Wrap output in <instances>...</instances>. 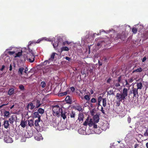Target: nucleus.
<instances>
[{"label":"nucleus","instance_id":"f257e3e1","mask_svg":"<svg viewBox=\"0 0 148 148\" xmlns=\"http://www.w3.org/2000/svg\"><path fill=\"white\" fill-rule=\"evenodd\" d=\"M64 102L61 103V108L60 109L58 105H56L53 106L52 110L53 115L54 116L60 115V113L61 116L63 119H65V108L64 107Z\"/></svg>","mask_w":148,"mask_h":148},{"label":"nucleus","instance_id":"f03ea898","mask_svg":"<svg viewBox=\"0 0 148 148\" xmlns=\"http://www.w3.org/2000/svg\"><path fill=\"white\" fill-rule=\"evenodd\" d=\"M55 55H58L56 53L53 52L52 53L50 56V57L48 60H45L42 64V65L45 66L47 65V63L48 64L53 62L56 59V57H55Z\"/></svg>","mask_w":148,"mask_h":148},{"label":"nucleus","instance_id":"7ed1b4c3","mask_svg":"<svg viewBox=\"0 0 148 148\" xmlns=\"http://www.w3.org/2000/svg\"><path fill=\"white\" fill-rule=\"evenodd\" d=\"M132 94H133V98H138V90L136 88L133 87L132 90H130L129 95V96L131 95Z\"/></svg>","mask_w":148,"mask_h":148},{"label":"nucleus","instance_id":"20e7f679","mask_svg":"<svg viewBox=\"0 0 148 148\" xmlns=\"http://www.w3.org/2000/svg\"><path fill=\"white\" fill-rule=\"evenodd\" d=\"M60 44H61L62 45H65V42L62 41V40L61 38L60 39L59 41H58V40L56 41H54V43L53 44V45L54 48L55 49H56L58 46H60Z\"/></svg>","mask_w":148,"mask_h":148},{"label":"nucleus","instance_id":"39448f33","mask_svg":"<svg viewBox=\"0 0 148 148\" xmlns=\"http://www.w3.org/2000/svg\"><path fill=\"white\" fill-rule=\"evenodd\" d=\"M125 97L121 93H117L116 95V98L119 101L124 102Z\"/></svg>","mask_w":148,"mask_h":148},{"label":"nucleus","instance_id":"423d86ee","mask_svg":"<svg viewBox=\"0 0 148 148\" xmlns=\"http://www.w3.org/2000/svg\"><path fill=\"white\" fill-rule=\"evenodd\" d=\"M121 79V76L119 77L118 79L115 80L114 81V85L116 88L120 86V83Z\"/></svg>","mask_w":148,"mask_h":148},{"label":"nucleus","instance_id":"0eeeda50","mask_svg":"<svg viewBox=\"0 0 148 148\" xmlns=\"http://www.w3.org/2000/svg\"><path fill=\"white\" fill-rule=\"evenodd\" d=\"M40 117H39V119H38L35 121V122L34 123L35 125V126L37 130L38 129L39 127H41L42 126H40L39 123L40 122Z\"/></svg>","mask_w":148,"mask_h":148},{"label":"nucleus","instance_id":"6e6552de","mask_svg":"<svg viewBox=\"0 0 148 148\" xmlns=\"http://www.w3.org/2000/svg\"><path fill=\"white\" fill-rule=\"evenodd\" d=\"M4 140L7 143H12L13 141L12 138L10 137L9 136L4 137Z\"/></svg>","mask_w":148,"mask_h":148},{"label":"nucleus","instance_id":"1a4fd4ad","mask_svg":"<svg viewBox=\"0 0 148 148\" xmlns=\"http://www.w3.org/2000/svg\"><path fill=\"white\" fill-rule=\"evenodd\" d=\"M65 101L67 103L71 104L72 103L71 97L69 95L65 97Z\"/></svg>","mask_w":148,"mask_h":148},{"label":"nucleus","instance_id":"9d476101","mask_svg":"<svg viewBox=\"0 0 148 148\" xmlns=\"http://www.w3.org/2000/svg\"><path fill=\"white\" fill-rule=\"evenodd\" d=\"M126 88H124L122 92L121 93L125 97L127 96L128 95V91L129 90Z\"/></svg>","mask_w":148,"mask_h":148},{"label":"nucleus","instance_id":"9b49d317","mask_svg":"<svg viewBox=\"0 0 148 148\" xmlns=\"http://www.w3.org/2000/svg\"><path fill=\"white\" fill-rule=\"evenodd\" d=\"M99 116L98 115L96 114L93 117V120L94 123H98L99 121Z\"/></svg>","mask_w":148,"mask_h":148},{"label":"nucleus","instance_id":"f8f14e48","mask_svg":"<svg viewBox=\"0 0 148 148\" xmlns=\"http://www.w3.org/2000/svg\"><path fill=\"white\" fill-rule=\"evenodd\" d=\"M94 130L95 133L98 134H100L102 132L101 128L99 127H98V128L97 129H94Z\"/></svg>","mask_w":148,"mask_h":148},{"label":"nucleus","instance_id":"ddd939ff","mask_svg":"<svg viewBox=\"0 0 148 148\" xmlns=\"http://www.w3.org/2000/svg\"><path fill=\"white\" fill-rule=\"evenodd\" d=\"M15 116L14 115H12L9 118V121L10 123L13 124V123L15 121Z\"/></svg>","mask_w":148,"mask_h":148},{"label":"nucleus","instance_id":"4468645a","mask_svg":"<svg viewBox=\"0 0 148 148\" xmlns=\"http://www.w3.org/2000/svg\"><path fill=\"white\" fill-rule=\"evenodd\" d=\"M125 37V36L122 34L118 33L116 35V39H121V40Z\"/></svg>","mask_w":148,"mask_h":148},{"label":"nucleus","instance_id":"2eb2a0df","mask_svg":"<svg viewBox=\"0 0 148 148\" xmlns=\"http://www.w3.org/2000/svg\"><path fill=\"white\" fill-rule=\"evenodd\" d=\"M3 125L5 128H8L9 125V121L8 120L4 121L3 122Z\"/></svg>","mask_w":148,"mask_h":148},{"label":"nucleus","instance_id":"dca6fc26","mask_svg":"<svg viewBox=\"0 0 148 148\" xmlns=\"http://www.w3.org/2000/svg\"><path fill=\"white\" fill-rule=\"evenodd\" d=\"M24 70V68L23 67H20L18 69V73L19 75H23V72Z\"/></svg>","mask_w":148,"mask_h":148},{"label":"nucleus","instance_id":"f3484780","mask_svg":"<svg viewBox=\"0 0 148 148\" xmlns=\"http://www.w3.org/2000/svg\"><path fill=\"white\" fill-rule=\"evenodd\" d=\"M32 44V42H29V45H28L27 47V48L29 52H30L32 54V56H34V53H33L32 50V49H31L29 47V46L30 45Z\"/></svg>","mask_w":148,"mask_h":148},{"label":"nucleus","instance_id":"a211bd4d","mask_svg":"<svg viewBox=\"0 0 148 148\" xmlns=\"http://www.w3.org/2000/svg\"><path fill=\"white\" fill-rule=\"evenodd\" d=\"M137 88L136 89H137L138 90V89H141L143 87L142 83L141 82L137 83Z\"/></svg>","mask_w":148,"mask_h":148},{"label":"nucleus","instance_id":"6ab92c4d","mask_svg":"<svg viewBox=\"0 0 148 148\" xmlns=\"http://www.w3.org/2000/svg\"><path fill=\"white\" fill-rule=\"evenodd\" d=\"M33 116L34 118H38V119H39V117H40V119L41 116L39 115L38 112H36L34 113Z\"/></svg>","mask_w":148,"mask_h":148},{"label":"nucleus","instance_id":"aec40b11","mask_svg":"<svg viewBox=\"0 0 148 148\" xmlns=\"http://www.w3.org/2000/svg\"><path fill=\"white\" fill-rule=\"evenodd\" d=\"M14 92V90L13 88L10 89L8 91V94L10 95H12L13 94Z\"/></svg>","mask_w":148,"mask_h":148},{"label":"nucleus","instance_id":"412c9836","mask_svg":"<svg viewBox=\"0 0 148 148\" xmlns=\"http://www.w3.org/2000/svg\"><path fill=\"white\" fill-rule=\"evenodd\" d=\"M29 106H30V108L32 110L35 107V106L33 104L32 102H30L27 105V108L28 109Z\"/></svg>","mask_w":148,"mask_h":148},{"label":"nucleus","instance_id":"4be33fe9","mask_svg":"<svg viewBox=\"0 0 148 148\" xmlns=\"http://www.w3.org/2000/svg\"><path fill=\"white\" fill-rule=\"evenodd\" d=\"M84 118V116L83 114H79L78 120H79V121H83V120Z\"/></svg>","mask_w":148,"mask_h":148},{"label":"nucleus","instance_id":"5701e85b","mask_svg":"<svg viewBox=\"0 0 148 148\" xmlns=\"http://www.w3.org/2000/svg\"><path fill=\"white\" fill-rule=\"evenodd\" d=\"M125 81L126 83V84L125 85H123V86L125 87L126 86V87L128 88L129 89V88L131 86L130 85L129 83L128 82V80H127V79H126L125 80Z\"/></svg>","mask_w":148,"mask_h":148},{"label":"nucleus","instance_id":"b1692460","mask_svg":"<svg viewBox=\"0 0 148 148\" xmlns=\"http://www.w3.org/2000/svg\"><path fill=\"white\" fill-rule=\"evenodd\" d=\"M27 124V122L26 121H24L23 120L21 121L20 123V125L21 126L24 128L26 126V124Z\"/></svg>","mask_w":148,"mask_h":148},{"label":"nucleus","instance_id":"393cba45","mask_svg":"<svg viewBox=\"0 0 148 148\" xmlns=\"http://www.w3.org/2000/svg\"><path fill=\"white\" fill-rule=\"evenodd\" d=\"M101 127L102 130L105 131L108 127L107 125L106 124H103Z\"/></svg>","mask_w":148,"mask_h":148},{"label":"nucleus","instance_id":"a878e982","mask_svg":"<svg viewBox=\"0 0 148 148\" xmlns=\"http://www.w3.org/2000/svg\"><path fill=\"white\" fill-rule=\"evenodd\" d=\"M76 110H77L78 111H80L82 110V107L79 106H75L74 108Z\"/></svg>","mask_w":148,"mask_h":148},{"label":"nucleus","instance_id":"bb28decb","mask_svg":"<svg viewBox=\"0 0 148 148\" xmlns=\"http://www.w3.org/2000/svg\"><path fill=\"white\" fill-rule=\"evenodd\" d=\"M29 125L31 127L34 125V122L32 119H30L28 121Z\"/></svg>","mask_w":148,"mask_h":148},{"label":"nucleus","instance_id":"cd10ccee","mask_svg":"<svg viewBox=\"0 0 148 148\" xmlns=\"http://www.w3.org/2000/svg\"><path fill=\"white\" fill-rule=\"evenodd\" d=\"M35 139L38 141L40 140L41 139H42L43 138L42 136L40 135H38L37 136L35 137Z\"/></svg>","mask_w":148,"mask_h":148},{"label":"nucleus","instance_id":"c85d7f7f","mask_svg":"<svg viewBox=\"0 0 148 148\" xmlns=\"http://www.w3.org/2000/svg\"><path fill=\"white\" fill-rule=\"evenodd\" d=\"M89 120V117H88L86 119V121L84 123L83 125L84 126H87L88 125V122Z\"/></svg>","mask_w":148,"mask_h":148},{"label":"nucleus","instance_id":"c756f323","mask_svg":"<svg viewBox=\"0 0 148 148\" xmlns=\"http://www.w3.org/2000/svg\"><path fill=\"white\" fill-rule=\"evenodd\" d=\"M69 89H70L72 91V92H73L75 90V88L73 87H71L70 88L68 89H68H67V91H65V95H66L68 93H69L68 91L69 90Z\"/></svg>","mask_w":148,"mask_h":148},{"label":"nucleus","instance_id":"7c9ffc66","mask_svg":"<svg viewBox=\"0 0 148 148\" xmlns=\"http://www.w3.org/2000/svg\"><path fill=\"white\" fill-rule=\"evenodd\" d=\"M94 123V122L93 123V122L92 119H90L89 121V122L88 123L89 126L90 127L92 126Z\"/></svg>","mask_w":148,"mask_h":148},{"label":"nucleus","instance_id":"2f4dec72","mask_svg":"<svg viewBox=\"0 0 148 148\" xmlns=\"http://www.w3.org/2000/svg\"><path fill=\"white\" fill-rule=\"evenodd\" d=\"M103 106L105 107L106 106V98L102 99Z\"/></svg>","mask_w":148,"mask_h":148},{"label":"nucleus","instance_id":"473e14b6","mask_svg":"<svg viewBox=\"0 0 148 148\" xmlns=\"http://www.w3.org/2000/svg\"><path fill=\"white\" fill-rule=\"evenodd\" d=\"M22 51H21L17 53H16V56H14V57L16 58L21 56L22 55Z\"/></svg>","mask_w":148,"mask_h":148},{"label":"nucleus","instance_id":"72a5a7b5","mask_svg":"<svg viewBox=\"0 0 148 148\" xmlns=\"http://www.w3.org/2000/svg\"><path fill=\"white\" fill-rule=\"evenodd\" d=\"M10 115V113L8 111H5L4 112V116H6V117H8Z\"/></svg>","mask_w":148,"mask_h":148},{"label":"nucleus","instance_id":"f704fd0d","mask_svg":"<svg viewBox=\"0 0 148 148\" xmlns=\"http://www.w3.org/2000/svg\"><path fill=\"white\" fill-rule=\"evenodd\" d=\"M38 113L42 114L44 113V110L43 109H42L41 108H39L38 110Z\"/></svg>","mask_w":148,"mask_h":148},{"label":"nucleus","instance_id":"c9c22d12","mask_svg":"<svg viewBox=\"0 0 148 148\" xmlns=\"http://www.w3.org/2000/svg\"><path fill=\"white\" fill-rule=\"evenodd\" d=\"M3 134H4V137H6V136H9L10 135V132L8 131H4L3 132Z\"/></svg>","mask_w":148,"mask_h":148},{"label":"nucleus","instance_id":"e433bc0d","mask_svg":"<svg viewBox=\"0 0 148 148\" xmlns=\"http://www.w3.org/2000/svg\"><path fill=\"white\" fill-rule=\"evenodd\" d=\"M41 104L40 103V101L38 100L36 101V108H38L40 106Z\"/></svg>","mask_w":148,"mask_h":148},{"label":"nucleus","instance_id":"4c0bfd02","mask_svg":"<svg viewBox=\"0 0 148 148\" xmlns=\"http://www.w3.org/2000/svg\"><path fill=\"white\" fill-rule=\"evenodd\" d=\"M142 71V69L140 68L139 67V68L137 69H136L134 70L133 72H141Z\"/></svg>","mask_w":148,"mask_h":148},{"label":"nucleus","instance_id":"58836bf2","mask_svg":"<svg viewBox=\"0 0 148 148\" xmlns=\"http://www.w3.org/2000/svg\"><path fill=\"white\" fill-rule=\"evenodd\" d=\"M28 61L29 62L31 63H32L34 62V56H32V59L30 58L28 59Z\"/></svg>","mask_w":148,"mask_h":148},{"label":"nucleus","instance_id":"ea45409f","mask_svg":"<svg viewBox=\"0 0 148 148\" xmlns=\"http://www.w3.org/2000/svg\"><path fill=\"white\" fill-rule=\"evenodd\" d=\"M107 94L109 95H114V93L112 90H110L107 92Z\"/></svg>","mask_w":148,"mask_h":148},{"label":"nucleus","instance_id":"a19ab883","mask_svg":"<svg viewBox=\"0 0 148 148\" xmlns=\"http://www.w3.org/2000/svg\"><path fill=\"white\" fill-rule=\"evenodd\" d=\"M84 98L87 101H88L90 100V95H85L84 96Z\"/></svg>","mask_w":148,"mask_h":148},{"label":"nucleus","instance_id":"79ce46f5","mask_svg":"<svg viewBox=\"0 0 148 148\" xmlns=\"http://www.w3.org/2000/svg\"><path fill=\"white\" fill-rule=\"evenodd\" d=\"M40 86L42 88L45 87L46 85L45 82H42L40 84Z\"/></svg>","mask_w":148,"mask_h":148},{"label":"nucleus","instance_id":"37998d69","mask_svg":"<svg viewBox=\"0 0 148 148\" xmlns=\"http://www.w3.org/2000/svg\"><path fill=\"white\" fill-rule=\"evenodd\" d=\"M19 89L21 90H23L25 89L24 86L23 85H20L19 86Z\"/></svg>","mask_w":148,"mask_h":148},{"label":"nucleus","instance_id":"c03bdc74","mask_svg":"<svg viewBox=\"0 0 148 148\" xmlns=\"http://www.w3.org/2000/svg\"><path fill=\"white\" fill-rule=\"evenodd\" d=\"M132 32L134 34H136L137 32V29L135 27H134L132 29Z\"/></svg>","mask_w":148,"mask_h":148},{"label":"nucleus","instance_id":"a18cd8bd","mask_svg":"<svg viewBox=\"0 0 148 148\" xmlns=\"http://www.w3.org/2000/svg\"><path fill=\"white\" fill-rule=\"evenodd\" d=\"M75 115V112L73 111H72V112L70 114V116L71 118H74Z\"/></svg>","mask_w":148,"mask_h":148},{"label":"nucleus","instance_id":"49530a36","mask_svg":"<svg viewBox=\"0 0 148 148\" xmlns=\"http://www.w3.org/2000/svg\"><path fill=\"white\" fill-rule=\"evenodd\" d=\"M65 51V47H63L61 48V51H60V55H61V56H64V55H63L62 54V52L63 51Z\"/></svg>","mask_w":148,"mask_h":148},{"label":"nucleus","instance_id":"de8ad7c7","mask_svg":"<svg viewBox=\"0 0 148 148\" xmlns=\"http://www.w3.org/2000/svg\"><path fill=\"white\" fill-rule=\"evenodd\" d=\"M96 99L95 98H93L91 99L90 101L91 103H96Z\"/></svg>","mask_w":148,"mask_h":148},{"label":"nucleus","instance_id":"09e8293b","mask_svg":"<svg viewBox=\"0 0 148 148\" xmlns=\"http://www.w3.org/2000/svg\"><path fill=\"white\" fill-rule=\"evenodd\" d=\"M144 136H148V129H147L146 130V132L144 134Z\"/></svg>","mask_w":148,"mask_h":148},{"label":"nucleus","instance_id":"8fccbe9b","mask_svg":"<svg viewBox=\"0 0 148 148\" xmlns=\"http://www.w3.org/2000/svg\"><path fill=\"white\" fill-rule=\"evenodd\" d=\"M102 99H102L101 96H99L98 98V102H101V101L102 100Z\"/></svg>","mask_w":148,"mask_h":148},{"label":"nucleus","instance_id":"3c124183","mask_svg":"<svg viewBox=\"0 0 148 148\" xmlns=\"http://www.w3.org/2000/svg\"><path fill=\"white\" fill-rule=\"evenodd\" d=\"M8 53L9 54L11 55H12L13 54H14L15 53V51H9L8 52Z\"/></svg>","mask_w":148,"mask_h":148},{"label":"nucleus","instance_id":"603ef678","mask_svg":"<svg viewBox=\"0 0 148 148\" xmlns=\"http://www.w3.org/2000/svg\"><path fill=\"white\" fill-rule=\"evenodd\" d=\"M134 81V79H133V78L132 77H131L128 80V82L129 83H132Z\"/></svg>","mask_w":148,"mask_h":148},{"label":"nucleus","instance_id":"864d4df0","mask_svg":"<svg viewBox=\"0 0 148 148\" xmlns=\"http://www.w3.org/2000/svg\"><path fill=\"white\" fill-rule=\"evenodd\" d=\"M64 95H65V92L59 93L58 94V96L59 97H62V96H64Z\"/></svg>","mask_w":148,"mask_h":148},{"label":"nucleus","instance_id":"5fc2aeb1","mask_svg":"<svg viewBox=\"0 0 148 148\" xmlns=\"http://www.w3.org/2000/svg\"><path fill=\"white\" fill-rule=\"evenodd\" d=\"M95 123L93 125V127H94V129H97V128H98V127H97V125Z\"/></svg>","mask_w":148,"mask_h":148},{"label":"nucleus","instance_id":"6e6d98bb","mask_svg":"<svg viewBox=\"0 0 148 148\" xmlns=\"http://www.w3.org/2000/svg\"><path fill=\"white\" fill-rule=\"evenodd\" d=\"M71 43V42H69L68 41H65V44H67L68 45H69Z\"/></svg>","mask_w":148,"mask_h":148},{"label":"nucleus","instance_id":"4d7b16f0","mask_svg":"<svg viewBox=\"0 0 148 148\" xmlns=\"http://www.w3.org/2000/svg\"><path fill=\"white\" fill-rule=\"evenodd\" d=\"M103 61L105 62H107V58L106 57H103Z\"/></svg>","mask_w":148,"mask_h":148},{"label":"nucleus","instance_id":"13d9d810","mask_svg":"<svg viewBox=\"0 0 148 148\" xmlns=\"http://www.w3.org/2000/svg\"><path fill=\"white\" fill-rule=\"evenodd\" d=\"M65 59L67 60H68L69 61H70V60H71V59L70 58L68 57H66Z\"/></svg>","mask_w":148,"mask_h":148},{"label":"nucleus","instance_id":"bf43d9fd","mask_svg":"<svg viewBox=\"0 0 148 148\" xmlns=\"http://www.w3.org/2000/svg\"><path fill=\"white\" fill-rule=\"evenodd\" d=\"M5 67V66L4 65H2V68L0 69V70L1 71H3V69H4Z\"/></svg>","mask_w":148,"mask_h":148},{"label":"nucleus","instance_id":"052dcab7","mask_svg":"<svg viewBox=\"0 0 148 148\" xmlns=\"http://www.w3.org/2000/svg\"><path fill=\"white\" fill-rule=\"evenodd\" d=\"M101 112L103 114H105V112H104V110H103V108L101 106Z\"/></svg>","mask_w":148,"mask_h":148},{"label":"nucleus","instance_id":"680f3d73","mask_svg":"<svg viewBox=\"0 0 148 148\" xmlns=\"http://www.w3.org/2000/svg\"><path fill=\"white\" fill-rule=\"evenodd\" d=\"M3 133L0 132V138H1L3 137Z\"/></svg>","mask_w":148,"mask_h":148},{"label":"nucleus","instance_id":"e2e57ef3","mask_svg":"<svg viewBox=\"0 0 148 148\" xmlns=\"http://www.w3.org/2000/svg\"><path fill=\"white\" fill-rule=\"evenodd\" d=\"M146 57L145 56L142 59V62H145L146 60Z\"/></svg>","mask_w":148,"mask_h":148},{"label":"nucleus","instance_id":"0e129e2a","mask_svg":"<svg viewBox=\"0 0 148 148\" xmlns=\"http://www.w3.org/2000/svg\"><path fill=\"white\" fill-rule=\"evenodd\" d=\"M12 70V65L11 64H10V65L9 70H10V71H11Z\"/></svg>","mask_w":148,"mask_h":148},{"label":"nucleus","instance_id":"69168bd1","mask_svg":"<svg viewBox=\"0 0 148 148\" xmlns=\"http://www.w3.org/2000/svg\"><path fill=\"white\" fill-rule=\"evenodd\" d=\"M121 102V101H118L117 103L116 104L118 105V106H119L120 105V102Z\"/></svg>","mask_w":148,"mask_h":148},{"label":"nucleus","instance_id":"338daca9","mask_svg":"<svg viewBox=\"0 0 148 148\" xmlns=\"http://www.w3.org/2000/svg\"><path fill=\"white\" fill-rule=\"evenodd\" d=\"M69 49V47L65 46V51H68Z\"/></svg>","mask_w":148,"mask_h":148},{"label":"nucleus","instance_id":"774afa93","mask_svg":"<svg viewBox=\"0 0 148 148\" xmlns=\"http://www.w3.org/2000/svg\"><path fill=\"white\" fill-rule=\"evenodd\" d=\"M134 148H137V147H138V144H135L134 145Z\"/></svg>","mask_w":148,"mask_h":148}]
</instances>
